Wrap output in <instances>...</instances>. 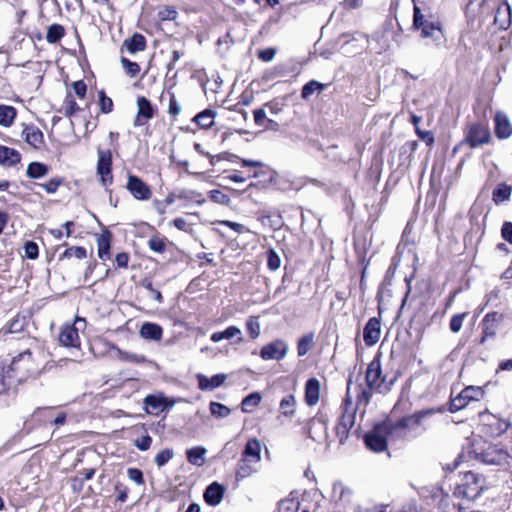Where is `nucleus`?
<instances>
[{
  "label": "nucleus",
  "mask_w": 512,
  "mask_h": 512,
  "mask_svg": "<svg viewBox=\"0 0 512 512\" xmlns=\"http://www.w3.org/2000/svg\"><path fill=\"white\" fill-rule=\"evenodd\" d=\"M25 254L29 259H36L39 254L38 245L32 241L27 242L25 244Z\"/></svg>",
  "instance_id": "obj_57"
},
{
  "label": "nucleus",
  "mask_w": 512,
  "mask_h": 512,
  "mask_svg": "<svg viewBox=\"0 0 512 512\" xmlns=\"http://www.w3.org/2000/svg\"><path fill=\"white\" fill-rule=\"evenodd\" d=\"M142 285H143V287H144L145 289H147L148 291H150V292H151L152 297H153V299H154L155 301H157L158 303H162V301H163V296H162V294H161V292H160L159 290H157V289H155V288L153 287L152 282H150V281H144V282L142 283Z\"/></svg>",
  "instance_id": "obj_59"
},
{
  "label": "nucleus",
  "mask_w": 512,
  "mask_h": 512,
  "mask_svg": "<svg viewBox=\"0 0 512 512\" xmlns=\"http://www.w3.org/2000/svg\"><path fill=\"white\" fill-rule=\"evenodd\" d=\"M246 330L252 339L259 337L261 325L257 316H249L246 320Z\"/></svg>",
  "instance_id": "obj_42"
},
{
  "label": "nucleus",
  "mask_w": 512,
  "mask_h": 512,
  "mask_svg": "<svg viewBox=\"0 0 512 512\" xmlns=\"http://www.w3.org/2000/svg\"><path fill=\"white\" fill-rule=\"evenodd\" d=\"M6 367V373H11L18 384L26 381L30 377H35L40 372L39 365L36 363L30 350L19 353Z\"/></svg>",
  "instance_id": "obj_4"
},
{
  "label": "nucleus",
  "mask_w": 512,
  "mask_h": 512,
  "mask_svg": "<svg viewBox=\"0 0 512 512\" xmlns=\"http://www.w3.org/2000/svg\"><path fill=\"white\" fill-rule=\"evenodd\" d=\"M209 409L211 414L217 418H226L231 413L230 408L219 402H211L209 405Z\"/></svg>",
  "instance_id": "obj_43"
},
{
  "label": "nucleus",
  "mask_w": 512,
  "mask_h": 512,
  "mask_svg": "<svg viewBox=\"0 0 512 512\" xmlns=\"http://www.w3.org/2000/svg\"><path fill=\"white\" fill-rule=\"evenodd\" d=\"M17 112L13 106L0 105V125L9 127L13 124Z\"/></svg>",
  "instance_id": "obj_36"
},
{
  "label": "nucleus",
  "mask_w": 512,
  "mask_h": 512,
  "mask_svg": "<svg viewBox=\"0 0 512 512\" xmlns=\"http://www.w3.org/2000/svg\"><path fill=\"white\" fill-rule=\"evenodd\" d=\"M295 405H296V399L294 395H286L281 401H280V409L282 411V414L287 417L293 416L295 412Z\"/></svg>",
  "instance_id": "obj_40"
},
{
  "label": "nucleus",
  "mask_w": 512,
  "mask_h": 512,
  "mask_svg": "<svg viewBox=\"0 0 512 512\" xmlns=\"http://www.w3.org/2000/svg\"><path fill=\"white\" fill-rule=\"evenodd\" d=\"M259 462L260 461H256L241 456L236 469V480H243L251 476L253 473H255L257 471L256 466L258 465Z\"/></svg>",
  "instance_id": "obj_21"
},
{
  "label": "nucleus",
  "mask_w": 512,
  "mask_h": 512,
  "mask_svg": "<svg viewBox=\"0 0 512 512\" xmlns=\"http://www.w3.org/2000/svg\"><path fill=\"white\" fill-rule=\"evenodd\" d=\"M502 237L512 244V222H504L501 228Z\"/></svg>",
  "instance_id": "obj_63"
},
{
  "label": "nucleus",
  "mask_w": 512,
  "mask_h": 512,
  "mask_svg": "<svg viewBox=\"0 0 512 512\" xmlns=\"http://www.w3.org/2000/svg\"><path fill=\"white\" fill-rule=\"evenodd\" d=\"M314 342V334L309 333L298 340L297 353L299 357L305 356L311 349Z\"/></svg>",
  "instance_id": "obj_38"
},
{
  "label": "nucleus",
  "mask_w": 512,
  "mask_h": 512,
  "mask_svg": "<svg viewBox=\"0 0 512 512\" xmlns=\"http://www.w3.org/2000/svg\"><path fill=\"white\" fill-rule=\"evenodd\" d=\"M261 400L262 396L259 392L250 393L242 400L241 410L244 413H251L260 404Z\"/></svg>",
  "instance_id": "obj_37"
},
{
  "label": "nucleus",
  "mask_w": 512,
  "mask_h": 512,
  "mask_svg": "<svg viewBox=\"0 0 512 512\" xmlns=\"http://www.w3.org/2000/svg\"><path fill=\"white\" fill-rule=\"evenodd\" d=\"M49 172V167L41 162H31L26 170L27 177L31 179H41Z\"/></svg>",
  "instance_id": "obj_32"
},
{
  "label": "nucleus",
  "mask_w": 512,
  "mask_h": 512,
  "mask_svg": "<svg viewBox=\"0 0 512 512\" xmlns=\"http://www.w3.org/2000/svg\"><path fill=\"white\" fill-rule=\"evenodd\" d=\"M174 456V452L172 449L166 448L155 456V463L158 467H163L166 463H168Z\"/></svg>",
  "instance_id": "obj_45"
},
{
  "label": "nucleus",
  "mask_w": 512,
  "mask_h": 512,
  "mask_svg": "<svg viewBox=\"0 0 512 512\" xmlns=\"http://www.w3.org/2000/svg\"><path fill=\"white\" fill-rule=\"evenodd\" d=\"M152 438L149 435L143 436L141 439L136 440L135 445L141 451H146L150 448Z\"/></svg>",
  "instance_id": "obj_64"
},
{
  "label": "nucleus",
  "mask_w": 512,
  "mask_h": 512,
  "mask_svg": "<svg viewBox=\"0 0 512 512\" xmlns=\"http://www.w3.org/2000/svg\"><path fill=\"white\" fill-rule=\"evenodd\" d=\"M512 194V186L506 183H499L492 193V200L499 205L510 199Z\"/></svg>",
  "instance_id": "obj_31"
},
{
  "label": "nucleus",
  "mask_w": 512,
  "mask_h": 512,
  "mask_svg": "<svg viewBox=\"0 0 512 512\" xmlns=\"http://www.w3.org/2000/svg\"><path fill=\"white\" fill-rule=\"evenodd\" d=\"M79 107L71 94H68L64 101V114L68 117L72 116Z\"/></svg>",
  "instance_id": "obj_52"
},
{
  "label": "nucleus",
  "mask_w": 512,
  "mask_h": 512,
  "mask_svg": "<svg viewBox=\"0 0 512 512\" xmlns=\"http://www.w3.org/2000/svg\"><path fill=\"white\" fill-rule=\"evenodd\" d=\"M512 22V8L507 1H503L497 8L494 23L499 29L506 30Z\"/></svg>",
  "instance_id": "obj_20"
},
{
  "label": "nucleus",
  "mask_w": 512,
  "mask_h": 512,
  "mask_svg": "<svg viewBox=\"0 0 512 512\" xmlns=\"http://www.w3.org/2000/svg\"><path fill=\"white\" fill-rule=\"evenodd\" d=\"M351 379L347 383V394L343 402V412L335 427L336 435L340 444H344L349 436V432L355 424L356 408L352 406L350 398Z\"/></svg>",
  "instance_id": "obj_7"
},
{
  "label": "nucleus",
  "mask_w": 512,
  "mask_h": 512,
  "mask_svg": "<svg viewBox=\"0 0 512 512\" xmlns=\"http://www.w3.org/2000/svg\"><path fill=\"white\" fill-rule=\"evenodd\" d=\"M365 380L369 389H374L379 393H386L396 381V376L394 375L391 379L387 380V376L382 375L380 356L376 355L367 367Z\"/></svg>",
  "instance_id": "obj_6"
},
{
  "label": "nucleus",
  "mask_w": 512,
  "mask_h": 512,
  "mask_svg": "<svg viewBox=\"0 0 512 512\" xmlns=\"http://www.w3.org/2000/svg\"><path fill=\"white\" fill-rule=\"evenodd\" d=\"M20 160L21 155L17 150L0 145V165L11 167L18 164Z\"/></svg>",
  "instance_id": "obj_26"
},
{
  "label": "nucleus",
  "mask_w": 512,
  "mask_h": 512,
  "mask_svg": "<svg viewBox=\"0 0 512 512\" xmlns=\"http://www.w3.org/2000/svg\"><path fill=\"white\" fill-rule=\"evenodd\" d=\"M465 317H466V313L455 314L452 316L450 323H449V327L453 333H458L461 330L463 320Z\"/></svg>",
  "instance_id": "obj_53"
},
{
  "label": "nucleus",
  "mask_w": 512,
  "mask_h": 512,
  "mask_svg": "<svg viewBox=\"0 0 512 512\" xmlns=\"http://www.w3.org/2000/svg\"><path fill=\"white\" fill-rule=\"evenodd\" d=\"M209 197L215 203L227 204L229 202V197L220 190H211L209 192Z\"/></svg>",
  "instance_id": "obj_56"
},
{
  "label": "nucleus",
  "mask_w": 512,
  "mask_h": 512,
  "mask_svg": "<svg viewBox=\"0 0 512 512\" xmlns=\"http://www.w3.org/2000/svg\"><path fill=\"white\" fill-rule=\"evenodd\" d=\"M99 106L102 113H110L113 109V101L107 97L103 90L99 91Z\"/></svg>",
  "instance_id": "obj_47"
},
{
  "label": "nucleus",
  "mask_w": 512,
  "mask_h": 512,
  "mask_svg": "<svg viewBox=\"0 0 512 512\" xmlns=\"http://www.w3.org/2000/svg\"><path fill=\"white\" fill-rule=\"evenodd\" d=\"M491 141V133L488 126L482 122L475 121L466 124L464 139L460 145H468L475 149L488 144Z\"/></svg>",
  "instance_id": "obj_8"
},
{
  "label": "nucleus",
  "mask_w": 512,
  "mask_h": 512,
  "mask_svg": "<svg viewBox=\"0 0 512 512\" xmlns=\"http://www.w3.org/2000/svg\"><path fill=\"white\" fill-rule=\"evenodd\" d=\"M484 396V391L479 386H467L456 397L451 398L449 402V411L455 413L465 408L471 401H480Z\"/></svg>",
  "instance_id": "obj_9"
},
{
  "label": "nucleus",
  "mask_w": 512,
  "mask_h": 512,
  "mask_svg": "<svg viewBox=\"0 0 512 512\" xmlns=\"http://www.w3.org/2000/svg\"><path fill=\"white\" fill-rule=\"evenodd\" d=\"M418 140L423 141L428 147L434 144V134L432 131H422L418 128Z\"/></svg>",
  "instance_id": "obj_58"
},
{
  "label": "nucleus",
  "mask_w": 512,
  "mask_h": 512,
  "mask_svg": "<svg viewBox=\"0 0 512 512\" xmlns=\"http://www.w3.org/2000/svg\"><path fill=\"white\" fill-rule=\"evenodd\" d=\"M128 478L135 482L137 485H143L144 484V478L143 473L140 469L137 468H129L127 470Z\"/></svg>",
  "instance_id": "obj_55"
},
{
  "label": "nucleus",
  "mask_w": 512,
  "mask_h": 512,
  "mask_svg": "<svg viewBox=\"0 0 512 512\" xmlns=\"http://www.w3.org/2000/svg\"><path fill=\"white\" fill-rule=\"evenodd\" d=\"M206 452V449L202 446L190 448L186 451L187 460L192 465L202 466L204 464V455Z\"/></svg>",
  "instance_id": "obj_35"
},
{
  "label": "nucleus",
  "mask_w": 512,
  "mask_h": 512,
  "mask_svg": "<svg viewBox=\"0 0 512 512\" xmlns=\"http://www.w3.org/2000/svg\"><path fill=\"white\" fill-rule=\"evenodd\" d=\"M358 395H357V405H363L367 406L371 400L372 394L369 387L367 389L363 388L362 386H358Z\"/></svg>",
  "instance_id": "obj_49"
},
{
  "label": "nucleus",
  "mask_w": 512,
  "mask_h": 512,
  "mask_svg": "<svg viewBox=\"0 0 512 512\" xmlns=\"http://www.w3.org/2000/svg\"><path fill=\"white\" fill-rule=\"evenodd\" d=\"M65 30L60 24H53L48 28L46 40L48 43H57L64 36Z\"/></svg>",
  "instance_id": "obj_41"
},
{
  "label": "nucleus",
  "mask_w": 512,
  "mask_h": 512,
  "mask_svg": "<svg viewBox=\"0 0 512 512\" xmlns=\"http://www.w3.org/2000/svg\"><path fill=\"white\" fill-rule=\"evenodd\" d=\"M121 64L127 75L130 77H135L140 72V66L136 62H132L125 57L121 58Z\"/></svg>",
  "instance_id": "obj_46"
},
{
  "label": "nucleus",
  "mask_w": 512,
  "mask_h": 512,
  "mask_svg": "<svg viewBox=\"0 0 512 512\" xmlns=\"http://www.w3.org/2000/svg\"><path fill=\"white\" fill-rule=\"evenodd\" d=\"M86 321L83 318L77 317L72 325L67 324L61 328L59 334V341L61 345L70 348L80 347L79 330L84 329Z\"/></svg>",
  "instance_id": "obj_10"
},
{
  "label": "nucleus",
  "mask_w": 512,
  "mask_h": 512,
  "mask_svg": "<svg viewBox=\"0 0 512 512\" xmlns=\"http://www.w3.org/2000/svg\"><path fill=\"white\" fill-rule=\"evenodd\" d=\"M366 446L374 452H383L387 448L389 440L387 433L382 427L381 423L374 426V429L365 435Z\"/></svg>",
  "instance_id": "obj_12"
},
{
  "label": "nucleus",
  "mask_w": 512,
  "mask_h": 512,
  "mask_svg": "<svg viewBox=\"0 0 512 512\" xmlns=\"http://www.w3.org/2000/svg\"><path fill=\"white\" fill-rule=\"evenodd\" d=\"M326 88L325 84H322L316 80H311L306 83L301 90V97L308 99L313 93L321 92Z\"/></svg>",
  "instance_id": "obj_39"
},
{
  "label": "nucleus",
  "mask_w": 512,
  "mask_h": 512,
  "mask_svg": "<svg viewBox=\"0 0 512 512\" xmlns=\"http://www.w3.org/2000/svg\"><path fill=\"white\" fill-rule=\"evenodd\" d=\"M64 258H72L76 257L78 259H83L86 257V249L81 246H73L67 248L63 253Z\"/></svg>",
  "instance_id": "obj_48"
},
{
  "label": "nucleus",
  "mask_w": 512,
  "mask_h": 512,
  "mask_svg": "<svg viewBox=\"0 0 512 512\" xmlns=\"http://www.w3.org/2000/svg\"><path fill=\"white\" fill-rule=\"evenodd\" d=\"M123 45L130 53L134 54L145 50L146 39L142 34L135 33L130 38L126 39Z\"/></svg>",
  "instance_id": "obj_29"
},
{
  "label": "nucleus",
  "mask_w": 512,
  "mask_h": 512,
  "mask_svg": "<svg viewBox=\"0 0 512 512\" xmlns=\"http://www.w3.org/2000/svg\"><path fill=\"white\" fill-rule=\"evenodd\" d=\"M97 154V174L100 176L101 185L105 188V190H108V187H110V185L113 183L112 153L109 149H98Z\"/></svg>",
  "instance_id": "obj_11"
},
{
  "label": "nucleus",
  "mask_w": 512,
  "mask_h": 512,
  "mask_svg": "<svg viewBox=\"0 0 512 512\" xmlns=\"http://www.w3.org/2000/svg\"><path fill=\"white\" fill-rule=\"evenodd\" d=\"M148 246L156 253H163L166 249L165 240L157 236L149 239Z\"/></svg>",
  "instance_id": "obj_51"
},
{
  "label": "nucleus",
  "mask_w": 512,
  "mask_h": 512,
  "mask_svg": "<svg viewBox=\"0 0 512 512\" xmlns=\"http://www.w3.org/2000/svg\"><path fill=\"white\" fill-rule=\"evenodd\" d=\"M137 116L134 120V126H142L146 121L151 119L154 115V109L151 102L146 97H138L137 99Z\"/></svg>",
  "instance_id": "obj_18"
},
{
  "label": "nucleus",
  "mask_w": 512,
  "mask_h": 512,
  "mask_svg": "<svg viewBox=\"0 0 512 512\" xmlns=\"http://www.w3.org/2000/svg\"><path fill=\"white\" fill-rule=\"evenodd\" d=\"M328 419L324 415L313 417L308 423V435L314 441L321 442L328 437Z\"/></svg>",
  "instance_id": "obj_15"
},
{
  "label": "nucleus",
  "mask_w": 512,
  "mask_h": 512,
  "mask_svg": "<svg viewBox=\"0 0 512 512\" xmlns=\"http://www.w3.org/2000/svg\"><path fill=\"white\" fill-rule=\"evenodd\" d=\"M381 335V320L377 317H372L365 324L363 329V340L369 347L374 346L380 339Z\"/></svg>",
  "instance_id": "obj_17"
},
{
  "label": "nucleus",
  "mask_w": 512,
  "mask_h": 512,
  "mask_svg": "<svg viewBox=\"0 0 512 512\" xmlns=\"http://www.w3.org/2000/svg\"><path fill=\"white\" fill-rule=\"evenodd\" d=\"M494 425H495V429L493 430V433L497 436L504 434L510 427V423L508 421L502 420V419H496V422Z\"/></svg>",
  "instance_id": "obj_60"
},
{
  "label": "nucleus",
  "mask_w": 512,
  "mask_h": 512,
  "mask_svg": "<svg viewBox=\"0 0 512 512\" xmlns=\"http://www.w3.org/2000/svg\"><path fill=\"white\" fill-rule=\"evenodd\" d=\"M428 3L422 2V7L418 6V30L422 39L427 40V44L441 45L445 41V35L442 22L437 13L432 12V7Z\"/></svg>",
  "instance_id": "obj_3"
},
{
  "label": "nucleus",
  "mask_w": 512,
  "mask_h": 512,
  "mask_svg": "<svg viewBox=\"0 0 512 512\" xmlns=\"http://www.w3.org/2000/svg\"><path fill=\"white\" fill-rule=\"evenodd\" d=\"M125 188L136 200L146 201L152 197L150 187L136 175L128 174Z\"/></svg>",
  "instance_id": "obj_13"
},
{
  "label": "nucleus",
  "mask_w": 512,
  "mask_h": 512,
  "mask_svg": "<svg viewBox=\"0 0 512 512\" xmlns=\"http://www.w3.org/2000/svg\"><path fill=\"white\" fill-rule=\"evenodd\" d=\"M197 379L198 386L201 390H214L220 387L225 382V380L227 379V375L220 373L212 376L211 378H208L202 374H198Z\"/></svg>",
  "instance_id": "obj_24"
},
{
  "label": "nucleus",
  "mask_w": 512,
  "mask_h": 512,
  "mask_svg": "<svg viewBox=\"0 0 512 512\" xmlns=\"http://www.w3.org/2000/svg\"><path fill=\"white\" fill-rule=\"evenodd\" d=\"M63 182L64 179L62 177H54L46 183H37L35 185L44 189L48 194H54Z\"/></svg>",
  "instance_id": "obj_44"
},
{
  "label": "nucleus",
  "mask_w": 512,
  "mask_h": 512,
  "mask_svg": "<svg viewBox=\"0 0 512 512\" xmlns=\"http://www.w3.org/2000/svg\"><path fill=\"white\" fill-rule=\"evenodd\" d=\"M22 135L24 136L25 141L36 149L40 148L44 142L43 133L35 126L25 127Z\"/></svg>",
  "instance_id": "obj_27"
},
{
  "label": "nucleus",
  "mask_w": 512,
  "mask_h": 512,
  "mask_svg": "<svg viewBox=\"0 0 512 512\" xmlns=\"http://www.w3.org/2000/svg\"><path fill=\"white\" fill-rule=\"evenodd\" d=\"M145 404L148 406V407H151L153 408L154 410H159L162 408L163 406V402L161 399L157 398L156 396H153V395H148L146 398H145Z\"/></svg>",
  "instance_id": "obj_62"
},
{
  "label": "nucleus",
  "mask_w": 512,
  "mask_h": 512,
  "mask_svg": "<svg viewBox=\"0 0 512 512\" xmlns=\"http://www.w3.org/2000/svg\"><path fill=\"white\" fill-rule=\"evenodd\" d=\"M267 265L268 268L272 271L277 270L281 265V259L273 249H270L267 252Z\"/></svg>",
  "instance_id": "obj_50"
},
{
  "label": "nucleus",
  "mask_w": 512,
  "mask_h": 512,
  "mask_svg": "<svg viewBox=\"0 0 512 512\" xmlns=\"http://www.w3.org/2000/svg\"><path fill=\"white\" fill-rule=\"evenodd\" d=\"M288 350L289 346L286 341L276 339L262 347L260 357L263 360H281L287 355Z\"/></svg>",
  "instance_id": "obj_14"
},
{
  "label": "nucleus",
  "mask_w": 512,
  "mask_h": 512,
  "mask_svg": "<svg viewBox=\"0 0 512 512\" xmlns=\"http://www.w3.org/2000/svg\"><path fill=\"white\" fill-rule=\"evenodd\" d=\"M111 236V233L105 230L97 238L98 256L102 260L110 258Z\"/></svg>",
  "instance_id": "obj_28"
},
{
  "label": "nucleus",
  "mask_w": 512,
  "mask_h": 512,
  "mask_svg": "<svg viewBox=\"0 0 512 512\" xmlns=\"http://www.w3.org/2000/svg\"><path fill=\"white\" fill-rule=\"evenodd\" d=\"M7 367L3 365L0 367V394L6 393L12 387L18 385L16 379L11 373H6Z\"/></svg>",
  "instance_id": "obj_33"
},
{
  "label": "nucleus",
  "mask_w": 512,
  "mask_h": 512,
  "mask_svg": "<svg viewBox=\"0 0 512 512\" xmlns=\"http://www.w3.org/2000/svg\"><path fill=\"white\" fill-rule=\"evenodd\" d=\"M241 456L245 457V458H250V459H253L256 461H261V443H260V441L256 438L248 440Z\"/></svg>",
  "instance_id": "obj_30"
},
{
  "label": "nucleus",
  "mask_w": 512,
  "mask_h": 512,
  "mask_svg": "<svg viewBox=\"0 0 512 512\" xmlns=\"http://www.w3.org/2000/svg\"><path fill=\"white\" fill-rule=\"evenodd\" d=\"M139 334L145 340L160 341L162 339L163 329L156 323L145 322L142 324Z\"/></svg>",
  "instance_id": "obj_25"
},
{
  "label": "nucleus",
  "mask_w": 512,
  "mask_h": 512,
  "mask_svg": "<svg viewBox=\"0 0 512 512\" xmlns=\"http://www.w3.org/2000/svg\"><path fill=\"white\" fill-rule=\"evenodd\" d=\"M502 314L498 312H490L485 315L481 322L482 337L480 343L483 344L488 338H493L496 335L498 324L502 319Z\"/></svg>",
  "instance_id": "obj_16"
},
{
  "label": "nucleus",
  "mask_w": 512,
  "mask_h": 512,
  "mask_svg": "<svg viewBox=\"0 0 512 512\" xmlns=\"http://www.w3.org/2000/svg\"><path fill=\"white\" fill-rule=\"evenodd\" d=\"M224 492V486L218 482H213L206 488L204 492V499L207 504L216 506L222 501Z\"/></svg>",
  "instance_id": "obj_22"
},
{
  "label": "nucleus",
  "mask_w": 512,
  "mask_h": 512,
  "mask_svg": "<svg viewBox=\"0 0 512 512\" xmlns=\"http://www.w3.org/2000/svg\"><path fill=\"white\" fill-rule=\"evenodd\" d=\"M320 398V381L310 378L305 384V402L308 406H315Z\"/></svg>",
  "instance_id": "obj_23"
},
{
  "label": "nucleus",
  "mask_w": 512,
  "mask_h": 512,
  "mask_svg": "<svg viewBox=\"0 0 512 512\" xmlns=\"http://www.w3.org/2000/svg\"><path fill=\"white\" fill-rule=\"evenodd\" d=\"M223 332L224 339L237 337L238 342H242V332L237 326H229Z\"/></svg>",
  "instance_id": "obj_54"
},
{
  "label": "nucleus",
  "mask_w": 512,
  "mask_h": 512,
  "mask_svg": "<svg viewBox=\"0 0 512 512\" xmlns=\"http://www.w3.org/2000/svg\"><path fill=\"white\" fill-rule=\"evenodd\" d=\"M494 122V131L498 139H507L512 135V125L504 112L498 111L495 114Z\"/></svg>",
  "instance_id": "obj_19"
},
{
  "label": "nucleus",
  "mask_w": 512,
  "mask_h": 512,
  "mask_svg": "<svg viewBox=\"0 0 512 512\" xmlns=\"http://www.w3.org/2000/svg\"><path fill=\"white\" fill-rule=\"evenodd\" d=\"M215 115V111L211 109H205L204 111L198 113L193 120L201 128L208 129L213 126Z\"/></svg>",
  "instance_id": "obj_34"
},
{
  "label": "nucleus",
  "mask_w": 512,
  "mask_h": 512,
  "mask_svg": "<svg viewBox=\"0 0 512 512\" xmlns=\"http://www.w3.org/2000/svg\"><path fill=\"white\" fill-rule=\"evenodd\" d=\"M416 393L412 389V378L402 387L400 397L395 404L392 416L381 422L390 441L405 437L416 425Z\"/></svg>",
  "instance_id": "obj_1"
},
{
  "label": "nucleus",
  "mask_w": 512,
  "mask_h": 512,
  "mask_svg": "<svg viewBox=\"0 0 512 512\" xmlns=\"http://www.w3.org/2000/svg\"><path fill=\"white\" fill-rule=\"evenodd\" d=\"M485 478L479 474L468 471L461 478V482L454 489V496L468 501H475L484 490Z\"/></svg>",
  "instance_id": "obj_5"
},
{
  "label": "nucleus",
  "mask_w": 512,
  "mask_h": 512,
  "mask_svg": "<svg viewBox=\"0 0 512 512\" xmlns=\"http://www.w3.org/2000/svg\"><path fill=\"white\" fill-rule=\"evenodd\" d=\"M467 451L460 453L451 464H447L446 469L450 472L454 471L460 463L468 461Z\"/></svg>",
  "instance_id": "obj_61"
},
{
  "label": "nucleus",
  "mask_w": 512,
  "mask_h": 512,
  "mask_svg": "<svg viewBox=\"0 0 512 512\" xmlns=\"http://www.w3.org/2000/svg\"><path fill=\"white\" fill-rule=\"evenodd\" d=\"M469 460L488 466L509 465L510 454L500 443H492L482 438L473 439L467 446Z\"/></svg>",
  "instance_id": "obj_2"
}]
</instances>
